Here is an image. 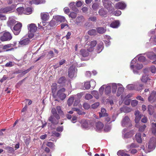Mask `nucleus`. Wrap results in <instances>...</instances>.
<instances>
[{
  "mask_svg": "<svg viewBox=\"0 0 156 156\" xmlns=\"http://www.w3.org/2000/svg\"><path fill=\"white\" fill-rule=\"evenodd\" d=\"M27 28L29 32L28 37L32 38L34 36V33L37 30V27L35 24L32 23L28 25Z\"/></svg>",
  "mask_w": 156,
  "mask_h": 156,
  "instance_id": "1",
  "label": "nucleus"
},
{
  "mask_svg": "<svg viewBox=\"0 0 156 156\" xmlns=\"http://www.w3.org/2000/svg\"><path fill=\"white\" fill-rule=\"evenodd\" d=\"M22 27V24L20 22L15 24L11 30L15 35L19 34L21 30Z\"/></svg>",
  "mask_w": 156,
  "mask_h": 156,
  "instance_id": "2",
  "label": "nucleus"
},
{
  "mask_svg": "<svg viewBox=\"0 0 156 156\" xmlns=\"http://www.w3.org/2000/svg\"><path fill=\"white\" fill-rule=\"evenodd\" d=\"M97 42L96 41L93 40L89 42L87 44V50L89 52H91L94 51V47L96 45Z\"/></svg>",
  "mask_w": 156,
  "mask_h": 156,
  "instance_id": "3",
  "label": "nucleus"
},
{
  "mask_svg": "<svg viewBox=\"0 0 156 156\" xmlns=\"http://www.w3.org/2000/svg\"><path fill=\"white\" fill-rule=\"evenodd\" d=\"M65 90V89L64 88H62L57 92V96L62 100H63L66 97V94L63 93Z\"/></svg>",
  "mask_w": 156,
  "mask_h": 156,
  "instance_id": "4",
  "label": "nucleus"
},
{
  "mask_svg": "<svg viewBox=\"0 0 156 156\" xmlns=\"http://www.w3.org/2000/svg\"><path fill=\"white\" fill-rule=\"evenodd\" d=\"M156 145V140L155 137H152L149 141L148 148L150 149L155 148Z\"/></svg>",
  "mask_w": 156,
  "mask_h": 156,
  "instance_id": "5",
  "label": "nucleus"
},
{
  "mask_svg": "<svg viewBox=\"0 0 156 156\" xmlns=\"http://www.w3.org/2000/svg\"><path fill=\"white\" fill-rule=\"evenodd\" d=\"M147 57L151 60H154L152 63L156 64V55L153 52H150L147 53Z\"/></svg>",
  "mask_w": 156,
  "mask_h": 156,
  "instance_id": "6",
  "label": "nucleus"
},
{
  "mask_svg": "<svg viewBox=\"0 0 156 156\" xmlns=\"http://www.w3.org/2000/svg\"><path fill=\"white\" fill-rule=\"evenodd\" d=\"M50 16L47 12H43L41 13V18L42 20L44 21H48L49 18Z\"/></svg>",
  "mask_w": 156,
  "mask_h": 156,
  "instance_id": "7",
  "label": "nucleus"
},
{
  "mask_svg": "<svg viewBox=\"0 0 156 156\" xmlns=\"http://www.w3.org/2000/svg\"><path fill=\"white\" fill-rule=\"evenodd\" d=\"M104 48L103 43L102 42H101L97 44L95 49V51L97 53H99L102 51Z\"/></svg>",
  "mask_w": 156,
  "mask_h": 156,
  "instance_id": "8",
  "label": "nucleus"
},
{
  "mask_svg": "<svg viewBox=\"0 0 156 156\" xmlns=\"http://www.w3.org/2000/svg\"><path fill=\"white\" fill-rule=\"evenodd\" d=\"M134 114L135 116V122L136 123V124H139V122L141 118L142 115L138 110L136 111L135 112Z\"/></svg>",
  "mask_w": 156,
  "mask_h": 156,
  "instance_id": "9",
  "label": "nucleus"
},
{
  "mask_svg": "<svg viewBox=\"0 0 156 156\" xmlns=\"http://www.w3.org/2000/svg\"><path fill=\"white\" fill-rule=\"evenodd\" d=\"M12 34L9 32H5L0 39H12Z\"/></svg>",
  "mask_w": 156,
  "mask_h": 156,
  "instance_id": "10",
  "label": "nucleus"
},
{
  "mask_svg": "<svg viewBox=\"0 0 156 156\" xmlns=\"http://www.w3.org/2000/svg\"><path fill=\"white\" fill-rule=\"evenodd\" d=\"M75 71V68L73 66L70 67L69 69L68 76L69 77L71 78H73L74 75V72Z\"/></svg>",
  "mask_w": 156,
  "mask_h": 156,
  "instance_id": "11",
  "label": "nucleus"
},
{
  "mask_svg": "<svg viewBox=\"0 0 156 156\" xmlns=\"http://www.w3.org/2000/svg\"><path fill=\"white\" fill-rule=\"evenodd\" d=\"M130 119L128 116H126L122 119V125L123 126H126L129 124Z\"/></svg>",
  "mask_w": 156,
  "mask_h": 156,
  "instance_id": "12",
  "label": "nucleus"
},
{
  "mask_svg": "<svg viewBox=\"0 0 156 156\" xmlns=\"http://www.w3.org/2000/svg\"><path fill=\"white\" fill-rule=\"evenodd\" d=\"M67 81L66 78L64 76L60 77L58 80L57 83L58 84L65 85Z\"/></svg>",
  "mask_w": 156,
  "mask_h": 156,
  "instance_id": "13",
  "label": "nucleus"
},
{
  "mask_svg": "<svg viewBox=\"0 0 156 156\" xmlns=\"http://www.w3.org/2000/svg\"><path fill=\"white\" fill-rule=\"evenodd\" d=\"M59 119H56L54 115H51L49 117L48 120L51 122V123L56 125L58 123Z\"/></svg>",
  "mask_w": 156,
  "mask_h": 156,
  "instance_id": "14",
  "label": "nucleus"
},
{
  "mask_svg": "<svg viewBox=\"0 0 156 156\" xmlns=\"http://www.w3.org/2000/svg\"><path fill=\"white\" fill-rule=\"evenodd\" d=\"M126 6V4L122 2H120L117 3L115 5V7L116 9H124Z\"/></svg>",
  "mask_w": 156,
  "mask_h": 156,
  "instance_id": "15",
  "label": "nucleus"
},
{
  "mask_svg": "<svg viewBox=\"0 0 156 156\" xmlns=\"http://www.w3.org/2000/svg\"><path fill=\"white\" fill-rule=\"evenodd\" d=\"M84 17L82 16H78L76 20V23L78 26H81L82 23L84 21Z\"/></svg>",
  "mask_w": 156,
  "mask_h": 156,
  "instance_id": "16",
  "label": "nucleus"
},
{
  "mask_svg": "<svg viewBox=\"0 0 156 156\" xmlns=\"http://www.w3.org/2000/svg\"><path fill=\"white\" fill-rule=\"evenodd\" d=\"M80 123L81 125V127L83 128H86L88 127L89 122L87 120L83 119L81 120Z\"/></svg>",
  "mask_w": 156,
  "mask_h": 156,
  "instance_id": "17",
  "label": "nucleus"
},
{
  "mask_svg": "<svg viewBox=\"0 0 156 156\" xmlns=\"http://www.w3.org/2000/svg\"><path fill=\"white\" fill-rule=\"evenodd\" d=\"M120 24V22L119 20H115L111 23L110 27L114 28H116L119 26Z\"/></svg>",
  "mask_w": 156,
  "mask_h": 156,
  "instance_id": "18",
  "label": "nucleus"
},
{
  "mask_svg": "<svg viewBox=\"0 0 156 156\" xmlns=\"http://www.w3.org/2000/svg\"><path fill=\"white\" fill-rule=\"evenodd\" d=\"M16 21L15 20L13 19H10L8 22L7 25L12 29V27L16 24Z\"/></svg>",
  "mask_w": 156,
  "mask_h": 156,
  "instance_id": "19",
  "label": "nucleus"
},
{
  "mask_svg": "<svg viewBox=\"0 0 156 156\" xmlns=\"http://www.w3.org/2000/svg\"><path fill=\"white\" fill-rule=\"evenodd\" d=\"M149 101H153L156 100V92L155 91H153L151 94L150 96L148 98Z\"/></svg>",
  "mask_w": 156,
  "mask_h": 156,
  "instance_id": "20",
  "label": "nucleus"
},
{
  "mask_svg": "<svg viewBox=\"0 0 156 156\" xmlns=\"http://www.w3.org/2000/svg\"><path fill=\"white\" fill-rule=\"evenodd\" d=\"M120 110L121 112L128 113L131 112L132 109L128 107L123 106L120 108Z\"/></svg>",
  "mask_w": 156,
  "mask_h": 156,
  "instance_id": "21",
  "label": "nucleus"
},
{
  "mask_svg": "<svg viewBox=\"0 0 156 156\" xmlns=\"http://www.w3.org/2000/svg\"><path fill=\"white\" fill-rule=\"evenodd\" d=\"M55 20L57 22H64L66 20L65 18L62 16H57L55 17Z\"/></svg>",
  "mask_w": 156,
  "mask_h": 156,
  "instance_id": "22",
  "label": "nucleus"
},
{
  "mask_svg": "<svg viewBox=\"0 0 156 156\" xmlns=\"http://www.w3.org/2000/svg\"><path fill=\"white\" fill-rule=\"evenodd\" d=\"M96 129L98 130L102 129L104 127V124L101 122H98L96 123Z\"/></svg>",
  "mask_w": 156,
  "mask_h": 156,
  "instance_id": "23",
  "label": "nucleus"
},
{
  "mask_svg": "<svg viewBox=\"0 0 156 156\" xmlns=\"http://www.w3.org/2000/svg\"><path fill=\"white\" fill-rule=\"evenodd\" d=\"M44 0H31L30 1V3L31 4H35L38 5L45 3Z\"/></svg>",
  "mask_w": 156,
  "mask_h": 156,
  "instance_id": "24",
  "label": "nucleus"
},
{
  "mask_svg": "<svg viewBox=\"0 0 156 156\" xmlns=\"http://www.w3.org/2000/svg\"><path fill=\"white\" fill-rule=\"evenodd\" d=\"M106 111L104 108H101V112L99 113V116L100 117H107L108 114L106 113Z\"/></svg>",
  "mask_w": 156,
  "mask_h": 156,
  "instance_id": "25",
  "label": "nucleus"
},
{
  "mask_svg": "<svg viewBox=\"0 0 156 156\" xmlns=\"http://www.w3.org/2000/svg\"><path fill=\"white\" fill-rule=\"evenodd\" d=\"M135 126L136 127L138 128L139 131L141 132H143L144 131L146 127V125L145 124L140 126L139 123L136 124L135 125Z\"/></svg>",
  "mask_w": 156,
  "mask_h": 156,
  "instance_id": "26",
  "label": "nucleus"
},
{
  "mask_svg": "<svg viewBox=\"0 0 156 156\" xmlns=\"http://www.w3.org/2000/svg\"><path fill=\"white\" fill-rule=\"evenodd\" d=\"M135 138L136 141L139 143H141L142 140L141 138V134L140 133H137L135 135Z\"/></svg>",
  "mask_w": 156,
  "mask_h": 156,
  "instance_id": "27",
  "label": "nucleus"
},
{
  "mask_svg": "<svg viewBox=\"0 0 156 156\" xmlns=\"http://www.w3.org/2000/svg\"><path fill=\"white\" fill-rule=\"evenodd\" d=\"M12 10V8L10 7H7L4 8H1L0 9V12L4 13H6L8 12L11 11Z\"/></svg>",
  "mask_w": 156,
  "mask_h": 156,
  "instance_id": "28",
  "label": "nucleus"
},
{
  "mask_svg": "<svg viewBox=\"0 0 156 156\" xmlns=\"http://www.w3.org/2000/svg\"><path fill=\"white\" fill-rule=\"evenodd\" d=\"M12 47V44H9L4 45L3 47V49L6 50V51H11L14 49V48H11L10 49H8L9 48Z\"/></svg>",
  "mask_w": 156,
  "mask_h": 156,
  "instance_id": "29",
  "label": "nucleus"
},
{
  "mask_svg": "<svg viewBox=\"0 0 156 156\" xmlns=\"http://www.w3.org/2000/svg\"><path fill=\"white\" fill-rule=\"evenodd\" d=\"M148 112L150 115H152L154 112V107L151 105H149L148 106Z\"/></svg>",
  "mask_w": 156,
  "mask_h": 156,
  "instance_id": "30",
  "label": "nucleus"
},
{
  "mask_svg": "<svg viewBox=\"0 0 156 156\" xmlns=\"http://www.w3.org/2000/svg\"><path fill=\"white\" fill-rule=\"evenodd\" d=\"M88 51L85 49H81L80 51V55L84 57H86L89 55Z\"/></svg>",
  "mask_w": 156,
  "mask_h": 156,
  "instance_id": "31",
  "label": "nucleus"
},
{
  "mask_svg": "<svg viewBox=\"0 0 156 156\" xmlns=\"http://www.w3.org/2000/svg\"><path fill=\"white\" fill-rule=\"evenodd\" d=\"M51 112L52 114L53 115H54L56 119H60V116H59V115L57 113V111L55 108H52L51 110Z\"/></svg>",
  "mask_w": 156,
  "mask_h": 156,
  "instance_id": "32",
  "label": "nucleus"
},
{
  "mask_svg": "<svg viewBox=\"0 0 156 156\" xmlns=\"http://www.w3.org/2000/svg\"><path fill=\"white\" fill-rule=\"evenodd\" d=\"M151 79L149 78L148 75H143L141 79V80L142 82L146 83L148 80H150Z\"/></svg>",
  "mask_w": 156,
  "mask_h": 156,
  "instance_id": "33",
  "label": "nucleus"
},
{
  "mask_svg": "<svg viewBox=\"0 0 156 156\" xmlns=\"http://www.w3.org/2000/svg\"><path fill=\"white\" fill-rule=\"evenodd\" d=\"M30 42V40H22L19 42V44L21 45H25L28 44Z\"/></svg>",
  "mask_w": 156,
  "mask_h": 156,
  "instance_id": "34",
  "label": "nucleus"
},
{
  "mask_svg": "<svg viewBox=\"0 0 156 156\" xmlns=\"http://www.w3.org/2000/svg\"><path fill=\"white\" fill-rule=\"evenodd\" d=\"M117 154L118 155H120L121 156H130L129 154L126 153L122 150H119L118 151Z\"/></svg>",
  "mask_w": 156,
  "mask_h": 156,
  "instance_id": "35",
  "label": "nucleus"
},
{
  "mask_svg": "<svg viewBox=\"0 0 156 156\" xmlns=\"http://www.w3.org/2000/svg\"><path fill=\"white\" fill-rule=\"evenodd\" d=\"M57 22L55 20V17L52 19L50 22L49 25L51 27H53L57 25Z\"/></svg>",
  "mask_w": 156,
  "mask_h": 156,
  "instance_id": "36",
  "label": "nucleus"
},
{
  "mask_svg": "<svg viewBox=\"0 0 156 156\" xmlns=\"http://www.w3.org/2000/svg\"><path fill=\"white\" fill-rule=\"evenodd\" d=\"M97 30L98 33L101 34L104 33L106 31V30L103 27H98L97 28Z\"/></svg>",
  "mask_w": 156,
  "mask_h": 156,
  "instance_id": "37",
  "label": "nucleus"
},
{
  "mask_svg": "<svg viewBox=\"0 0 156 156\" xmlns=\"http://www.w3.org/2000/svg\"><path fill=\"white\" fill-rule=\"evenodd\" d=\"M143 85L142 84H139L136 85L135 86V89L136 90L139 91L143 89Z\"/></svg>",
  "mask_w": 156,
  "mask_h": 156,
  "instance_id": "38",
  "label": "nucleus"
},
{
  "mask_svg": "<svg viewBox=\"0 0 156 156\" xmlns=\"http://www.w3.org/2000/svg\"><path fill=\"white\" fill-rule=\"evenodd\" d=\"M57 88V84L56 83H54L52 84L51 86V89L52 92L53 93H55L56 91Z\"/></svg>",
  "mask_w": 156,
  "mask_h": 156,
  "instance_id": "39",
  "label": "nucleus"
},
{
  "mask_svg": "<svg viewBox=\"0 0 156 156\" xmlns=\"http://www.w3.org/2000/svg\"><path fill=\"white\" fill-rule=\"evenodd\" d=\"M74 100V97H72L69 98L67 101V104L69 106H71L73 104Z\"/></svg>",
  "mask_w": 156,
  "mask_h": 156,
  "instance_id": "40",
  "label": "nucleus"
},
{
  "mask_svg": "<svg viewBox=\"0 0 156 156\" xmlns=\"http://www.w3.org/2000/svg\"><path fill=\"white\" fill-rule=\"evenodd\" d=\"M96 33V31L95 29H91L88 31V34L90 36L95 35Z\"/></svg>",
  "mask_w": 156,
  "mask_h": 156,
  "instance_id": "41",
  "label": "nucleus"
},
{
  "mask_svg": "<svg viewBox=\"0 0 156 156\" xmlns=\"http://www.w3.org/2000/svg\"><path fill=\"white\" fill-rule=\"evenodd\" d=\"M69 6L70 8L74 11H76L77 10V9L75 7V3L74 2L70 3L69 4Z\"/></svg>",
  "mask_w": 156,
  "mask_h": 156,
  "instance_id": "42",
  "label": "nucleus"
},
{
  "mask_svg": "<svg viewBox=\"0 0 156 156\" xmlns=\"http://www.w3.org/2000/svg\"><path fill=\"white\" fill-rule=\"evenodd\" d=\"M151 125L152 132L153 133L155 134L156 133V123H152Z\"/></svg>",
  "mask_w": 156,
  "mask_h": 156,
  "instance_id": "43",
  "label": "nucleus"
},
{
  "mask_svg": "<svg viewBox=\"0 0 156 156\" xmlns=\"http://www.w3.org/2000/svg\"><path fill=\"white\" fill-rule=\"evenodd\" d=\"M117 85L116 83H113L112 84V92L113 93H115L117 89Z\"/></svg>",
  "mask_w": 156,
  "mask_h": 156,
  "instance_id": "44",
  "label": "nucleus"
},
{
  "mask_svg": "<svg viewBox=\"0 0 156 156\" xmlns=\"http://www.w3.org/2000/svg\"><path fill=\"white\" fill-rule=\"evenodd\" d=\"M111 1H106L104 3L105 7L107 9H108L111 5Z\"/></svg>",
  "mask_w": 156,
  "mask_h": 156,
  "instance_id": "45",
  "label": "nucleus"
},
{
  "mask_svg": "<svg viewBox=\"0 0 156 156\" xmlns=\"http://www.w3.org/2000/svg\"><path fill=\"white\" fill-rule=\"evenodd\" d=\"M56 109L58 114L60 115H62L63 114V112L60 106H57L56 107Z\"/></svg>",
  "mask_w": 156,
  "mask_h": 156,
  "instance_id": "46",
  "label": "nucleus"
},
{
  "mask_svg": "<svg viewBox=\"0 0 156 156\" xmlns=\"http://www.w3.org/2000/svg\"><path fill=\"white\" fill-rule=\"evenodd\" d=\"M46 145L51 149H52L55 146L54 144L53 143L51 142H48L46 144Z\"/></svg>",
  "mask_w": 156,
  "mask_h": 156,
  "instance_id": "47",
  "label": "nucleus"
},
{
  "mask_svg": "<svg viewBox=\"0 0 156 156\" xmlns=\"http://www.w3.org/2000/svg\"><path fill=\"white\" fill-rule=\"evenodd\" d=\"M5 148L7 150L8 152L9 153H11L14 151V149L12 147L7 146Z\"/></svg>",
  "mask_w": 156,
  "mask_h": 156,
  "instance_id": "48",
  "label": "nucleus"
},
{
  "mask_svg": "<svg viewBox=\"0 0 156 156\" xmlns=\"http://www.w3.org/2000/svg\"><path fill=\"white\" fill-rule=\"evenodd\" d=\"M111 91V87L110 86H107L106 87L105 89V93L106 94H109Z\"/></svg>",
  "mask_w": 156,
  "mask_h": 156,
  "instance_id": "49",
  "label": "nucleus"
},
{
  "mask_svg": "<svg viewBox=\"0 0 156 156\" xmlns=\"http://www.w3.org/2000/svg\"><path fill=\"white\" fill-rule=\"evenodd\" d=\"M77 16V14L74 12H71L69 15V16L72 18L75 19Z\"/></svg>",
  "mask_w": 156,
  "mask_h": 156,
  "instance_id": "50",
  "label": "nucleus"
},
{
  "mask_svg": "<svg viewBox=\"0 0 156 156\" xmlns=\"http://www.w3.org/2000/svg\"><path fill=\"white\" fill-rule=\"evenodd\" d=\"M83 87L86 89H89L90 87V83L89 82H86L84 84Z\"/></svg>",
  "mask_w": 156,
  "mask_h": 156,
  "instance_id": "51",
  "label": "nucleus"
},
{
  "mask_svg": "<svg viewBox=\"0 0 156 156\" xmlns=\"http://www.w3.org/2000/svg\"><path fill=\"white\" fill-rule=\"evenodd\" d=\"M92 94L97 99H98L99 98V96L98 92L94 90L92 92Z\"/></svg>",
  "mask_w": 156,
  "mask_h": 156,
  "instance_id": "52",
  "label": "nucleus"
},
{
  "mask_svg": "<svg viewBox=\"0 0 156 156\" xmlns=\"http://www.w3.org/2000/svg\"><path fill=\"white\" fill-rule=\"evenodd\" d=\"M83 106L85 109L87 110L90 108V105L87 102H84L83 104Z\"/></svg>",
  "mask_w": 156,
  "mask_h": 156,
  "instance_id": "53",
  "label": "nucleus"
},
{
  "mask_svg": "<svg viewBox=\"0 0 156 156\" xmlns=\"http://www.w3.org/2000/svg\"><path fill=\"white\" fill-rule=\"evenodd\" d=\"M138 104V101L135 100H133L131 101V105L133 107L136 106Z\"/></svg>",
  "mask_w": 156,
  "mask_h": 156,
  "instance_id": "54",
  "label": "nucleus"
},
{
  "mask_svg": "<svg viewBox=\"0 0 156 156\" xmlns=\"http://www.w3.org/2000/svg\"><path fill=\"white\" fill-rule=\"evenodd\" d=\"M93 98V96L92 95L89 94H87L85 96V98L86 100H89Z\"/></svg>",
  "mask_w": 156,
  "mask_h": 156,
  "instance_id": "55",
  "label": "nucleus"
},
{
  "mask_svg": "<svg viewBox=\"0 0 156 156\" xmlns=\"http://www.w3.org/2000/svg\"><path fill=\"white\" fill-rule=\"evenodd\" d=\"M99 103L97 102L91 105V107L93 109H95L98 107L99 105Z\"/></svg>",
  "mask_w": 156,
  "mask_h": 156,
  "instance_id": "56",
  "label": "nucleus"
},
{
  "mask_svg": "<svg viewBox=\"0 0 156 156\" xmlns=\"http://www.w3.org/2000/svg\"><path fill=\"white\" fill-rule=\"evenodd\" d=\"M132 136V135L131 133L130 132H127L124 134V137L125 138H128L131 137Z\"/></svg>",
  "mask_w": 156,
  "mask_h": 156,
  "instance_id": "57",
  "label": "nucleus"
},
{
  "mask_svg": "<svg viewBox=\"0 0 156 156\" xmlns=\"http://www.w3.org/2000/svg\"><path fill=\"white\" fill-rule=\"evenodd\" d=\"M130 148H136L139 147V146L134 143H131L129 145Z\"/></svg>",
  "mask_w": 156,
  "mask_h": 156,
  "instance_id": "58",
  "label": "nucleus"
},
{
  "mask_svg": "<svg viewBox=\"0 0 156 156\" xmlns=\"http://www.w3.org/2000/svg\"><path fill=\"white\" fill-rule=\"evenodd\" d=\"M113 14L115 16H118L121 15V12L120 10H117L113 12Z\"/></svg>",
  "mask_w": 156,
  "mask_h": 156,
  "instance_id": "59",
  "label": "nucleus"
},
{
  "mask_svg": "<svg viewBox=\"0 0 156 156\" xmlns=\"http://www.w3.org/2000/svg\"><path fill=\"white\" fill-rule=\"evenodd\" d=\"M130 153L132 154H134L136 153L138 151L137 150L135 149H133L130 150Z\"/></svg>",
  "mask_w": 156,
  "mask_h": 156,
  "instance_id": "60",
  "label": "nucleus"
},
{
  "mask_svg": "<svg viewBox=\"0 0 156 156\" xmlns=\"http://www.w3.org/2000/svg\"><path fill=\"white\" fill-rule=\"evenodd\" d=\"M13 65V62L11 61H10L7 63L5 65V66L7 67H11Z\"/></svg>",
  "mask_w": 156,
  "mask_h": 156,
  "instance_id": "61",
  "label": "nucleus"
},
{
  "mask_svg": "<svg viewBox=\"0 0 156 156\" xmlns=\"http://www.w3.org/2000/svg\"><path fill=\"white\" fill-rule=\"evenodd\" d=\"M150 69L152 73H155L156 71V68L154 66H151L150 68Z\"/></svg>",
  "mask_w": 156,
  "mask_h": 156,
  "instance_id": "62",
  "label": "nucleus"
},
{
  "mask_svg": "<svg viewBox=\"0 0 156 156\" xmlns=\"http://www.w3.org/2000/svg\"><path fill=\"white\" fill-rule=\"evenodd\" d=\"M25 10L27 12L26 13L27 14H30L32 12V9L30 7L27 8Z\"/></svg>",
  "mask_w": 156,
  "mask_h": 156,
  "instance_id": "63",
  "label": "nucleus"
},
{
  "mask_svg": "<svg viewBox=\"0 0 156 156\" xmlns=\"http://www.w3.org/2000/svg\"><path fill=\"white\" fill-rule=\"evenodd\" d=\"M99 13L101 16H104L105 15V12L103 9H100L99 11Z\"/></svg>",
  "mask_w": 156,
  "mask_h": 156,
  "instance_id": "64",
  "label": "nucleus"
}]
</instances>
